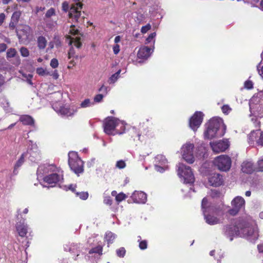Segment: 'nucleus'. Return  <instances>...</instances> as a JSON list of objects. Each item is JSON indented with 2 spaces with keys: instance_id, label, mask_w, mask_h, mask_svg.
Wrapping results in <instances>:
<instances>
[{
  "instance_id": "nucleus-44",
  "label": "nucleus",
  "mask_w": 263,
  "mask_h": 263,
  "mask_svg": "<svg viewBox=\"0 0 263 263\" xmlns=\"http://www.w3.org/2000/svg\"><path fill=\"white\" fill-rule=\"evenodd\" d=\"M126 250L124 248H120L119 249L116 253L118 256L120 257H123L125 254Z\"/></svg>"
},
{
  "instance_id": "nucleus-5",
  "label": "nucleus",
  "mask_w": 263,
  "mask_h": 263,
  "mask_svg": "<svg viewBox=\"0 0 263 263\" xmlns=\"http://www.w3.org/2000/svg\"><path fill=\"white\" fill-rule=\"evenodd\" d=\"M177 174L184 183L192 184L195 181V177L191 167L183 163L177 165Z\"/></svg>"
},
{
  "instance_id": "nucleus-31",
  "label": "nucleus",
  "mask_w": 263,
  "mask_h": 263,
  "mask_svg": "<svg viewBox=\"0 0 263 263\" xmlns=\"http://www.w3.org/2000/svg\"><path fill=\"white\" fill-rule=\"evenodd\" d=\"M27 156V154L25 153L22 154L20 159L16 161L13 170V174L16 175L17 174V170L18 168L22 165L24 162V158Z\"/></svg>"
},
{
  "instance_id": "nucleus-62",
  "label": "nucleus",
  "mask_w": 263,
  "mask_h": 263,
  "mask_svg": "<svg viewBox=\"0 0 263 263\" xmlns=\"http://www.w3.org/2000/svg\"><path fill=\"white\" fill-rule=\"evenodd\" d=\"M74 55V51L72 48H70L68 52V58L71 59Z\"/></svg>"
},
{
  "instance_id": "nucleus-8",
  "label": "nucleus",
  "mask_w": 263,
  "mask_h": 263,
  "mask_svg": "<svg viewBox=\"0 0 263 263\" xmlns=\"http://www.w3.org/2000/svg\"><path fill=\"white\" fill-rule=\"evenodd\" d=\"M68 164L71 170L76 174L78 175L84 171L83 161L79 157L78 154L74 152H71L68 154Z\"/></svg>"
},
{
  "instance_id": "nucleus-45",
  "label": "nucleus",
  "mask_w": 263,
  "mask_h": 263,
  "mask_svg": "<svg viewBox=\"0 0 263 263\" xmlns=\"http://www.w3.org/2000/svg\"><path fill=\"white\" fill-rule=\"evenodd\" d=\"M23 77L25 79H26V81L30 85L32 84V82L31 79L32 78V74L28 73V74H23Z\"/></svg>"
},
{
  "instance_id": "nucleus-53",
  "label": "nucleus",
  "mask_w": 263,
  "mask_h": 263,
  "mask_svg": "<svg viewBox=\"0 0 263 263\" xmlns=\"http://www.w3.org/2000/svg\"><path fill=\"white\" fill-rule=\"evenodd\" d=\"M62 8L63 11L67 12L69 9V3L66 1L62 3Z\"/></svg>"
},
{
  "instance_id": "nucleus-58",
  "label": "nucleus",
  "mask_w": 263,
  "mask_h": 263,
  "mask_svg": "<svg viewBox=\"0 0 263 263\" xmlns=\"http://www.w3.org/2000/svg\"><path fill=\"white\" fill-rule=\"evenodd\" d=\"M258 170L259 171L263 172V158L258 161Z\"/></svg>"
},
{
  "instance_id": "nucleus-49",
  "label": "nucleus",
  "mask_w": 263,
  "mask_h": 263,
  "mask_svg": "<svg viewBox=\"0 0 263 263\" xmlns=\"http://www.w3.org/2000/svg\"><path fill=\"white\" fill-rule=\"evenodd\" d=\"M126 166V163L123 160H119L116 162V167L120 169L124 168Z\"/></svg>"
},
{
  "instance_id": "nucleus-41",
  "label": "nucleus",
  "mask_w": 263,
  "mask_h": 263,
  "mask_svg": "<svg viewBox=\"0 0 263 263\" xmlns=\"http://www.w3.org/2000/svg\"><path fill=\"white\" fill-rule=\"evenodd\" d=\"M91 103L89 99H86L82 101L80 104V107L86 108L91 106Z\"/></svg>"
},
{
  "instance_id": "nucleus-64",
  "label": "nucleus",
  "mask_w": 263,
  "mask_h": 263,
  "mask_svg": "<svg viewBox=\"0 0 263 263\" xmlns=\"http://www.w3.org/2000/svg\"><path fill=\"white\" fill-rule=\"evenodd\" d=\"M6 16L5 14L3 13H2L0 14V26L2 25L5 19Z\"/></svg>"
},
{
  "instance_id": "nucleus-7",
  "label": "nucleus",
  "mask_w": 263,
  "mask_h": 263,
  "mask_svg": "<svg viewBox=\"0 0 263 263\" xmlns=\"http://www.w3.org/2000/svg\"><path fill=\"white\" fill-rule=\"evenodd\" d=\"M201 208L204 219L207 223L210 225H214L220 222L219 219L211 215V213H216V211H215L213 207L209 205V203L206 198H204L202 199Z\"/></svg>"
},
{
  "instance_id": "nucleus-30",
  "label": "nucleus",
  "mask_w": 263,
  "mask_h": 263,
  "mask_svg": "<svg viewBox=\"0 0 263 263\" xmlns=\"http://www.w3.org/2000/svg\"><path fill=\"white\" fill-rule=\"evenodd\" d=\"M20 120L24 125H33L34 123V119L29 115L22 116L20 118Z\"/></svg>"
},
{
  "instance_id": "nucleus-42",
  "label": "nucleus",
  "mask_w": 263,
  "mask_h": 263,
  "mask_svg": "<svg viewBox=\"0 0 263 263\" xmlns=\"http://www.w3.org/2000/svg\"><path fill=\"white\" fill-rule=\"evenodd\" d=\"M257 70L259 76L263 79V63L262 62L257 65Z\"/></svg>"
},
{
  "instance_id": "nucleus-51",
  "label": "nucleus",
  "mask_w": 263,
  "mask_h": 263,
  "mask_svg": "<svg viewBox=\"0 0 263 263\" xmlns=\"http://www.w3.org/2000/svg\"><path fill=\"white\" fill-rule=\"evenodd\" d=\"M110 90V88L107 86L104 85H102V87L100 88L99 91L102 92L101 94L106 95L108 91Z\"/></svg>"
},
{
  "instance_id": "nucleus-11",
  "label": "nucleus",
  "mask_w": 263,
  "mask_h": 263,
  "mask_svg": "<svg viewBox=\"0 0 263 263\" xmlns=\"http://www.w3.org/2000/svg\"><path fill=\"white\" fill-rule=\"evenodd\" d=\"M69 35L67 36V40L68 42L69 45H73L77 48H79L81 46V36L80 33L78 30L75 28V27L73 25L70 26V28L69 31Z\"/></svg>"
},
{
  "instance_id": "nucleus-52",
  "label": "nucleus",
  "mask_w": 263,
  "mask_h": 263,
  "mask_svg": "<svg viewBox=\"0 0 263 263\" xmlns=\"http://www.w3.org/2000/svg\"><path fill=\"white\" fill-rule=\"evenodd\" d=\"M245 88L248 89H250L253 88V84L251 81L247 80L244 84Z\"/></svg>"
},
{
  "instance_id": "nucleus-25",
  "label": "nucleus",
  "mask_w": 263,
  "mask_h": 263,
  "mask_svg": "<svg viewBox=\"0 0 263 263\" xmlns=\"http://www.w3.org/2000/svg\"><path fill=\"white\" fill-rule=\"evenodd\" d=\"M153 50L148 47L143 46L138 50L137 56L139 59H147L151 55Z\"/></svg>"
},
{
  "instance_id": "nucleus-59",
  "label": "nucleus",
  "mask_w": 263,
  "mask_h": 263,
  "mask_svg": "<svg viewBox=\"0 0 263 263\" xmlns=\"http://www.w3.org/2000/svg\"><path fill=\"white\" fill-rule=\"evenodd\" d=\"M49 76H52V78L55 80L58 79L59 77V74L57 70H55L51 72H50V74Z\"/></svg>"
},
{
  "instance_id": "nucleus-48",
  "label": "nucleus",
  "mask_w": 263,
  "mask_h": 263,
  "mask_svg": "<svg viewBox=\"0 0 263 263\" xmlns=\"http://www.w3.org/2000/svg\"><path fill=\"white\" fill-rule=\"evenodd\" d=\"M50 66L54 69L57 68L59 66L58 60L55 58L52 59L50 61Z\"/></svg>"
},
{
  "instance_id": "nucleus-46",
  "label": "nucleus",
  "mask_w": 263,
  "mask_h": 263,
  "mask_svg": "<svg viewBox=\"0 0 263 263\" xmlns=\"http://www.w3.org/2000/svg\"><path fill=\"white\" fill-rule=\"evenodd\" d=\"M16 53V51L15 49L11 48L8 50L7 52V56L8 58L14 57Z\"/></svg>"
},
{
  "instance_id": "nucleus-33",
  "label": "nucleus",
  "mask_w": 263,
  "mask_h": 263,
  "mask_svg": "<svg viewBox=\"0 0 263 263\" xmlns=\"http://www.w3.org/2000/svg\"><path fill=\"white\" fill-rule=\"evenodd\" d=\"M130 133L131 134V137L134 140H136V139H137L138 140H140L141 135L138 130L135 127H133L130 129Z\"/></svg>"
},
{
  "instance_id": "nucleus-22",
  "label": "nucleus",
  "mask_w": 263,
  "mask_h": 263,
  "mask_svg": "<svg viewBox=\"0 0 263 263\" xmlns=\"http://www.w3.org/2000/svg\"><path fill=\"white\" fill-rule=\"evenodd\" d=\"M16 229L18 233V235L22 237L26 236L29 230L28 226L25 222V219L21 220L17 223Z\"/></svg>"
},
{
  "instance_id": "nucleus-35",
  "label": "nucleus",
  "mask_w": 263,
  "mask_h": 263,
  "mask_svg": "<svg viewBox=\"0 0 263 263\" xmlns=\"http://www.w3.org/2000/svg\"><path fill=\"white\" fill-rule=\"evenodd\" d=\"M36 72L40 76H47L50 74V71H48L47 69L43 67H39L36 69Z\"/></svg>"
},
{
  "instance_id": "nucleus-3",
  "label": "nucleus",
  "mask_w": 263,
  "mask_h": 263,
  "mask_svg": "<svg viewBox=\"0 0 263 263\" xmlns=\"http://www.w3.org/2000/svg\"><path fill=\"white\" fill-rule=\"evenodd\" d=\"M226 126L221 118L214 117L206 124L204 132L205 139H212L223 136L226 133Z\"/></svg>"
},
{
  "instance_id": "nucleus-39",
  "label": "nucleus",
  "mask_w": 263,
  "mask_h": 263,
  "mask_svg": "<svg viewBox=\"0 0 263 263\" xmlns=\"http://www.w3.org/2000/svg\"><path fill=\"white\" fill-rule=\"evenodd\" d=\"M76 194L82 200H86L88 197V193L87 192H76Z\"/></svg>"
},
{
  "instance_id": "nucleus-36",
  "label": "nucleus",
  "mask_w": 263,
  "mask_h": 263,
  "mask_svg": "<svg viewBox=\"0 0 263 263\" xmlns=\"http://www.w3.org/2000/svg\"><path fill=\"white\" fill-rule=\"evenodd\" d=\"M55 15V9L53 8H51L47 11L44 19H50L52 16H54Z\"/></svg>"
},
{
  "instance_id": "nucleus-2",
  "label": "nucleus",
  "mask_w": 263,
  "mask_h": 263,
  "mask_svg": "<svg viewBox=\"0 0 263 263\" xmlns=\"http://www.w3.org/2000/svg\"><path fill=\"white\" fill-rule=\"evenodd\" d=\"M36 174L39 180H43L44 182L51 184V186L63 180V171L52 164L41 165L37 168Z\"/></svg>"
},
{
  "instance_id": "nucleus-40",
  "label": "nucleus",
  "mask_w": 263,
  "mask_h": 263,
  "mask_svg": "<svg viewBox=\"0 0 263 263\" xmlns=\"http://www.w3.org/2000/svg\"><path fill=\"white\" fill-rule=\"evenodd\" d=\"M21 14V13L20 11H15L12 14V16L11 17V20H12V21L17 23L20 17Z\"/></svg>"
},
{
  "instance_id": "nucleus-15",
  "label": "nucleus",
  "mask_w": 263,
  "mask_h": 263,
  "mask_svg": "<svg viewBox=\"0 0 263 263\" xmlns=\"http://www.w3.org/2000/svg\"><path fill=\"white\" fill-rule=\"evenodd\" d=\"M256 142L258 145L263 146V131L259 129L253 130L248 136V142L250 145H253Z\"/></svg>"
},
{
  "instance_id": "nucleus-14",
  "label": "nucleus",
  "mask_w": 263,
  "mask_h": 263,
  "mask_svg": "<svg viewBox=\"0 0 263 263\" xmlns=\"http://www.w3.org/2000/svg\"><path fill=\"white\" fill-rule=\"evenodd\" d=\"M168 162L165 157L162 155H158L155 158V168L159 172L163 173L168 170Z\"/></svg>"
},
{
  "instance_id": "nucleus-32",
  "label": "nucleus",
  "mask_w": 263,
  "mask_h": 263,
  "mask_svg": "<svg viewBox=\"0 0 263 263\" xmlns=\"http://www.w3.org/2000/svg\"><path fill=\"white\" fill-rule=\"evenodd\" d=\"M197 151L196 157L199 158H205L207 156L206 149L205 147L200 146L198 147Z\"/></svg>"
},
{
  "instance_id": "nucleus-27",
  "label": "nucleus",
  "mask_w": 263,
  "mask_h": 263,
  "mask_svg": "<svg viewBox=\"0 0 263 263\" xmlns=\"http://www.w3.org/2000/svg\"><path fill=\"white\" fill-rule=\"evenodd\" d=\"M30 28L29 26L24 25L21 27V28H19L17 30V35L19 39L21 37L23 39H26L28 37V36L30 33Z\"/></svg>"
},
{
  "instance_id": "nucleus-19",
  "label": "nucleus",
  "mask_w": 263,
  "mask_h": 263,
  "mask_svg": "<svg viewBox=\"0 0 263 263\" xmlns=\"http://www.w3.org/2000/svg\"><path fill=\"white\" fill-rule=\"evenodd\" d=\"M210 145L214 152L219 153L226 150L229 146L228 140H219L215 142H210Z\"/></svg>"
},
{
  "instance_id": "nucleus-56",
  "label": "nucleus",
  "mask_w": 263,
  "mask_h": 263,
  "mask_svg": "<svg viewBox=\"0 0 263 263\" xmlns=\"http://www.w3.org/2000/svg\"><path fill=\"white\" fill-rule=\"evenodd\" d=\"M104 96V95H103V94L97 95L94 98V101L96 102H100L102 100Z\"/></svg>"
},
{
  "instance_id": "nucleus-10",
  "label": "nucleus",
  "mask_w": 263,
  "mask_h": 263,
  "mask_svg": "<svg viewBox=\"0 0 263 263\" xmlns=\"http://www.w3.org/2000/svg\"><path fill=\"white\" fill-rule=\"evenodd\" d=\"M245 200L244 198L239 196L235 197L231 201L232 208L228 210V213L235 216L239 211L244 210L245 208Z\"/></svg>"
},
{
  "instance_id": "nucleus-29",
  "label": "nucleus",
  "mask_w": 263,
  "mask_h": 263,
  "mask_svg": "<svg viewBox=\"0 0 263 263\" xmlns=\"http://www.w3.org/2000/svg\"><path fill=\"white\" fill-rule=\"evenodd\" d=\"M36 41L37 47L40 50H44L45 49L48 43L45 36L42 35L38 36Z\"/></svg>"
},
{
  "instance_id": "nucleus-24",
  "label": "nucleus",
  "mask_w": 263,
  "mask_h": 263,
  "mask_svg": "<svg viewBox=\"0 0 263 263\" xmlns=\"http://www.w3.org/2000/svg\"><path fill=\"white\" fill-rule=\"evenodd\" d=\"M81 245L80 243H69L66 244L64 247V249L65 251L69 252L71 253H77V256L74 258V260L78 259V257L79 255L78 254L80 250H79L80 248Z\"/></svg>"
},
{
  "instance_id": "nucleus-57",
  "label": "nucleus",
  "mask_w": 263,
  "mask_h": 263,
  "mask_svg": "<svg viewBox=\"0 0 263 263\" xmlns=\"http://www.w3.org/2000/svg\"><path fill=\"white\" fill-rule=\"evenodd\" d=\"M139 248L141 250H144L147 248V242L146 240H143L139 243Z\"/></svg>"
},
{
  "instance_id": "nucleus-23",
  "label": "nucleus",
  "mask_w": 263,
  "mask_h": 263,
  "mask_svg": "<svg viewBox=\"0 0 263 263\" xmlns=\"http://www.w3.org/2000/svg\"><path fill=\"white\" fill-rule=\"evenodd\" d=\"M209 183L211 186H218L222 184V177L219 174H213L209 178Z\"/></svg>"
},
{
  "instance_id": "nucleus-18",
  "label": "nucleus",
  "mask_w": 263,
  "mask_h": 263,
  "mask_svg": "<svg viewBox=\"0 0 263 263\" xmlns=\"http://www.w3.org/2000/svg\"><path fill=\"white\" fill-rule=\"evenodd\" d=\"M102 254V246L98 244L96 247L92 248L89 251L88 254L85 256V258L87 261L93 262L96 258H99Z\"/></svg>"
},
{
  "instance_id": "nucleus-37",
  "label": "nucleus",
  "mask_w": 263,
  "mask_h": 263,
  "mask_svg": "<svg viewBox=\"0 0 263 263\" xmlns=\"http://www.w3.org/2000/svg\"><path fill=\"white\" fill-rule=\"evenodd\" d=\"M156 36V32H153L151 33L149 36L146 38L145 43L146 44H149V43H153V44H154L155 43V38Z\"/></svg>"
},
{
  "instance_id": "nucleus-1",
  "label": "nucleus",
  "mask_w": 263,
  "mask_h": 263,
  "mask_svg": "<svg viewBox=\"0 0 263 263\" xmlns=\"http://www.w3.org/2000/svg\"><path fill=\"white\" fill-rule=\"evenodd\" d=\"M223 234L230 241L233 237L239 236L254 243L259 237V231L255 221L250 216L239 218L235 225H227L223 229Z\"/></svg>"
},
{
  "instance_id": "nucleus-43",
  "label": "nucleus",
  "mask_w": 263,
  "mask_h": 263,
  "mask_svg": "<svg viewBox=\"0 0 263 263\" xmlns=\"http://www.w3.org/2000/svg\"><path fill=\"white\" fill-rule=\"evenodd\" d=\"M20 52L21 54V55L24 57H27L29 55V51L28 49L26 47H22L20 49Z\"/></svg>"
},
{
  "instance_id": "nucleus-54",
  "label": "nucleus",
  "mask_w": 263,
  "mask_h": 263,
  "mask_svg": "<svg viewBox=\"0 0 263 263\" xmlns=\"http://www.w3.org/2000/svg\"><path fill=\"white\" fill-rule=\"evenodd\" d=\"M151 28V25L149 24H147L146 25L143 26L141 28V31L143 33H145Z\"/></svg>"
},
{
  "instance_id": "nucleus-61",
  "label": "nucleus",
  "mask_w": 263,
  "mask_h": 263,
  "mask_svg": "<svg viewBox=\"0 0 263 263\" xmlns=\"http://www.w3.org/2000/svg\"><path fill=\"white\" fill-rule=\"evenodd\" d=\"M76 185L70 184L68 186L67 189H66V190H67L68 189L69 190H71L72 192L76 193Z\"/></svg>"
},
{
  "instance_id": "nucleus-38",
  "label": "nucleus",
  "mask_w": 263,
  "mask_h": 263,
  "mask_svg": "<svg viewBox=\"0 0 263 263\" xmlns=\"http://www.w3.org/2000/svg\"><path fill=\"white\" fill-rule=\"evenodd\" d=\"M114 236L112 233L110 232H107L105 236V239L108 243H112L114 239Z\"/></svg>"
},
{
  "instance_id": "nucleus-50",
  "label": "nucleus",
  "mask_w": 263,
  "mask_h": 263,
  "mask_svg": "<svg viewBox=\"0 0 263 263\" xmlns=\"http://www.w3.org/2000/svg\"><path fill=\"white\" fill-rule=\"evenodd\" d=\"M221 110L224 114H228L231 110V108L228 105H224L221 107Z\"/></svg>"
},
{
  "instance_id": "nucleus-9",
  "label": "nucleus",
  "mask_w": 263,
  "mask_h": 263,
  "mask_svg": "<svg viewBox=\"0 0 263 263\" xmlns=\"http://www.w3.org/2000/svg\"><path fill=\"white\" fill-rule=\"evenodd\" d=\"M214 163L221 171H228L231 166L232 161L230 157L227 155H220L214 160Z\"/></svg>"
},
{
  "instance_id": "nucleus-13",
  "label": "nucleus",
  "mask_w": 263,
  "mask_h": 263,
  "mask_svg": "<svg viewBox=\"0 0 263 263\" xmlns=\"http://www.w3.org/2000/svg\"><path fill=\"white\" fill-rule=\"evenodd\" d=\"M75 3L71 5L69 11V17L76 22L81 16V10L82 8V4L80 3L79 0H73Z\"/></svg>"
},
{
  "instance_id": "nucleus-26",
  "label": "nucleus",
  "mask_w": 263,
  "mask_h": 263,
  "mask_svg": "<svg viewBox=\"0 0 263 263\" xmlns=\"http://www.w3.org/2000/svg\"><path fill=\"white\" fill-rule=\"evenodd\" d=\"M127 124L125 121L116 118V135H121L125 132Z\"/></svg>"
},
{
  "instance_id": "nucleus-63",
  "label": "nucleus",
  "mask_w": 263,
  "mask_h": 263,
  "mask_svg": "<svg viewBox=\"0 0 263 263\" xmlns=\"http://www.w3.org/2000/svg\"><path fill=\"white\" fill-rule=\"evenodd\" d=\"M252 121H254V124L256 127H260V122L258 121L256 119H254V118H252Z\"/></svg>"
},
{
  "instance_id": "nucleus-28",
  "label": "nucleus",
  "mask_w": 263,
  "mask_h": 263,
  "mask_svg": "<svg viewBox=\"0 0 263 263\" xmlns=\"http://www.w3.org/2000/svg\"><path fill=\"white\" fill-rule=\"evenodd\" d=\"M241 167L242 171L247 174H251L254 171V167L251 161L243 162Z\"/></svg>"
},
{
  "instance_id": "nucleus-4",
  "label": "nucleus",
  "mask_w": 263,
  "mask_h": 263,
  "mask_svg": "<svg viewBox=\"0 0 263 263\" xmlns=\"http://www.w3.org/2000/svg\"><path fill=\"white\" fill-rule=\"evenodd\" d=\"M251 114L259 118L263 117V91L255 94L249 102Z\"/></svg>"
},
{
  "instance_id": "nucleus-12",
  "label": "nucleus",
  "mask_w": 263,
  "mask_h": 263,
  "mask_svg": "<svg viewBox=\"0 0 263 263\" xmlns=\"http://www.w3.org/2000/svg\"><path fill=\"white\" fill-rule=\"evenodd\" d=\"M194 147L193 144L186 143L181 148L182 158L189 163H193L195 161V156L193 153Z\"/></svg>"
},
{
  "instance_id": "nucleus-20",
  "label": "nucleus",
  "mask_w": 263,
  "mask_h": 263,
  "mask_svg": "<svg viewBox=\"0 0 263 263\" xmlns=\"http://www.w3.org/2000/svg\"><path fill=\"white\" fill-rule=\"evenodd\" d=\"M28 144V152L26 154L27 155L28 154L30 155L29 159L31 161H35L40 157V152L39 151L37 145L31 141H29Z\"/></svg>"
},
{
  "instance_id": "nucleus-47",
  "label": "nucleus",
  "mask_w": 263,
  "mask_h": 263,
  "mask_svg": "<svg viewBox=\"0 0 263 263\" xmlns=\"http://www.w3.org/2000/svg\"><path fill=\"white\" fill-rule=\"evenodd\" d=\"M127 196L123 193H120L116 195V201L120 202L125 199Z\"/></svg>"
},
{
  "instance_id": "nucleus-21",
  "label": "nucleus",
  "mask_w": 263,
  "mask_h": 263,
  "mask_svg": "<svg viewBox=\"0 0 263 263\" xmlns=\"http://www.w3.org/2000/svg\"><path fill=\"white\" fill-rule=\"evenodd\" d=\"M134 202L137 203H145L147 201V195L143 192L135 191L131 196Z\"/></svg>"
},
{
  "instance_id": "nucleus-17",
  "label": "nucleus",
  "mask_w": 263,
  "mask_h": 263,
  "mask_svg": "<svg viewBox=\"0 0 263 263\" xmlns=\"http://www.w3.org/2000/svg\"><path fill=\"white\" fill-rule=\"evenodd\" d=\"M203 114L201 111H196L190 118L189 125L190 127L194 131L200 126L203 121Z\"/></svg>"
},
{
  "instance_id": "nucleus-55",
  "label": "nucleus",
  "mask_w": 263,
  "mask_h": 263,
  "mask_svg": "<svg viewBox=\"0 0 263 263\" xmlns=\"http://www.w3.org/2000/svg\"><path fill=\"white\" fill-rule=\"evenodd\" d=\"M112 201L109 196H104V203L108 205H111Z\"/></svg>"
},
{
  "instance_id": "nucleus-34",
  "label": "nucleus",
  "mask_w": 263,
  "mask_h": 263,
  "mask_svg": "<svg viewBox=\"0 0 263 263\" xmlns=\"http://www.w3.org/2000/svg\"><path fill=\"white\" fill-rule=\"evenodd\" d=\"M46 27L52 29L57 25V21L50 19H44Z\"/></svg>"
},
{
  "instance_id": "nucleus-60",
  "label": "nucleus",
  "mask_w": 263,
  "mask_h": 263,
  "mask_svg": "<svg viewBox=\"0 0 263 263\" xmlns=\"http://www.w3.org/2000/svg\"><path fill=\"white\" fill-rule=\"evenodd\" d=\"M115 82V74H113L108 80L107 83L109 84H114Z\"/></svg>"
},
{
  "instance_id": "nucleus-6",
  "label": "nucleus",
  "mask_w": 263,
  "mask_h": 263,
  "mask_svg": "<svg viewBox=\"0 0 263 263\" xmlns=\"http://www.w3.org/2000/svg\"><path fill=\"white\" fill-rule=\"evenodd\" d=\"M53 109L59 114L65 117H72L78 111L79 107L74 105L63 106L61 102H55L52 105Z\"/></svg>"
},
{
  "instance_id": "nucleus-16",
  "label": "nucleus",
  "mask_w": 263,
  "mask_h": 263,
  "mask_svg": "<svg viewBox=\"0 0 263 263\" xmlns=\"http://www.w3.org/2000/svg\"><path fill=\"white\" fill-rule=\"evenodd\" d=\"M104 132L108 135H114L115 132V118L113 117H108L103 121Z\"/></svg>"
}]
</instances>
